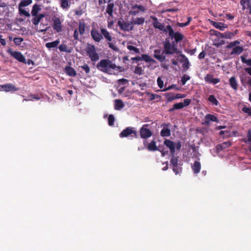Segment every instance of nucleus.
Segmentation results:
<instances>
[{
    "instance_id": "obj_1",
    "label": "nucleus",
    "mask_w": 251,
    "mask_h": 251,
    "mask_svg": "<svg viewBox=\"0 0 251 251\" xmlns=\"http://www.w3.org/2000/svg\"><path fill=\"white\" fill-rule=\"evenodd\" d=\"M178 43L176 42L175 40L171 42L169 39H166L163 44V50H155L153 57L161 63L168 61L169 60H166V55L174 56L175 54L181 52V50L177 47Z\"/></svg>"
},
{
    "instance_id": "obj_2",
    "label": "nucleus",
    "mask_w": 251,
    "mask_h": 251,
    "mask_svg": "<svg viewBox=\"0 0 251 251\" xmlns=\"http://www.w3.org/2000/svg\"><path fill=\"white\" fill-rule=\"evenodd\" d=\"M151 18L153 20L152 24L154 27L159 29L164 32H168V35L171 40H175L176 42H180L183 39L184 35L179 32H174L170 25H169L165 27L164 24L159 23L156 17H151Z\"/></svg>"
},
{
    "instance_id": "obj_3",
    "label": "nucleus",
    "mask_w": 251,
    "mask_h": 251,
    "mask_svg": "<svg viewBox=\"0 0 251 251\" xmlns=\"http://www.w3.org/2000/svg\"><path fill=\"white\" fill-rule=\"evenodd\" d=\"M97 69L109 75H116L123 71V67L117 66L108 59L101 60L97 65Z\"/></svg>"
},
{
    "instance_id": "obj_4",
    "label": "nucleus",
    "mask_w": 251,
    "mask_h": 251,
    "mask_svg": "<svg viewBox=\"0 0 251 251\" xmlns=\"http://www.w3.org/2000/svg\"><path fill=\"white\" fill-rule=\"evenodd\" d=\"M180 53L175 54L174 56V58L171 59L172 63L175 65L177 66L178 64V62L182 63V67L184 71H186L188 70L190 66V63L189 60L184 54Z\"/></svg>"
},
{
    "instance_id": "obj_5",
    "label": "nucleus",
    "mask_w": 251,
    "mask_h": 251,
    "mask_svg": "<svg viewBox=\"0 0 251 251\" xmlns=\"http://www.w3.org/2000/svg\"><path fill=\"white\" fill-rule=\"evenodd\" d=\"M164 144L170 149L171 156H174L175 153V149L177 151H180L182 146L180 141H177L174 143L169 139H165L164 141Z\"/></svg>"
},
{
    "instance_id": "obj_6",
    "label": "nucleus",
    "mask_w": 251,
    "mask_h": 251,
    "mask_svg": "<svg viewBox=\"0 0 251 251\" xmlns=\"http://www.w3.org/2000/svg\"><path fill=\"white\" fill-rule=\"evenodd\" d=\"M85 51L92 61L95 62L99 59V54L96 52L94 45L88 44L85 48Z\"/></svg>"
},
{
    "instance_id": "obj_7",
    "label": "nucleus",
    "mask_w": 251,
    "mask_h": 251,
    "mask_svg": "<svg viewBox=\"0 0 251 251\" xmlns=\"http://www.w3.org/2000/svg\"><path fill=\"white\" fill-rule=\"evenodd\" d=\"M32 0H22L18 5V11L20 15H24L26 17L30 16V13L23 8L31 4Z\"/></svg>"
},
{
    "instance_id": "obj_8",
    "label": "nucleus",
    "mask_w": 251,
    "mask_h": 251,
    "mask_svg": "<svg viewBox=\"0 0 251 251\" xmlns=\"http://www.w3.org/2000/svg\"><path fill=\"white\" fill-rule=\"evenodd\" d=\"M210 32L211 34L215 35L218 37H220L221 38L230 39L234 36V34L230 31H227L224 33H221L218 31L211 29L210 30Z\"/></svg>"
},
{
    "instance_id": "obj_9",
    "label": "nucleus",
    "mask_w": 251,
    "mask_h": 251,
    "mask_svg": "<svg viewBox=\"0 0 251 251\" xmlns=\"http://www.w3.org/2000/svg\"><path fill=\"white\" fill-rule=\"evenodd\" d=\"M131 24H132L131 23L126 22L122 18L119 20L117 23V25L122 30L127 31L133 30V26H131Z\"/></svg>"
},
{
    "instance_id": "obj_10",
    "label": "nucleus",
    "mask_w": 251,
    "mask_h": 251,
    "mask_svg": "<svg viewBox=\"0 0 251 251\" xmlns=\"http://www.w3.org/2000/svg\"><path fill=\"white\" fill-rule=\"evenodd\" d=\"M191 100L190 99H185L184 100L183 102H180L174 104L173 107L171 108H170L168 110V111L170 112H173L175 110L180 109L183 108L185 106H187L191 103Z\"/></svg>"
},
{
    "instance_id": "obj_11",
    "label": "nucleus",
    "mask_w": 251,
    "mask_h": 251,
    "mask_svg": "<svg viewBox=\"0 0 251 251\" xmlns=\"http://www.w3.org/2000/svg\"><path fill=\"white\" fill-rule=\"evenodd\" d=\"M149 126L148 124L144 125L140 129V135L143 139H147L150 137L152 133L151 131L147 127Z\"/></svg>"
},
{
    "instance_id": "obj_12",
    "label": "nucleus",
    "mask_w": 251,
    "mask_h": 251,
    "mask_svg": "<svg viewBox=\"0 0 251 251\" xmlns=\"http://www.w3.org/2000/svg\"><path fill=\"white\" fill-rule=\"evenodd\" d=\"M7 52L19 62L25 63V58L21 52L17 51H12L11 49L7 50Z\"/></svg>"
},
{
    "instance_id": "obj_13",
    "label": "nucleus",
    "mask_w": 251,
    "mask_h": 251,
    "mask_svg": "<svg viewBox=\"0 0 251 251\" xmlns=\"http://www.w3.org/2000/svg\"><path fill=\"white\" fill-rule=\"evenodd\" d=\"M90 33L92 38L96 42H100L103 39L101 32L100 33L95 27H92Z\"/></svg>"
},
{
    "instance_id": "obj_14",
    "label": "nucleus",
    "mask_w": 251,
    "mask_h": 251,
    "mask_svg": "<svg viewBox=\"0 0 251 251\" xmlns=\"http://www.w3.org/2000/svg\"><path fill=\"white\" fill-rule=\"evenodd\" d=\"M52 26L54 30L59 33L62 31V22L58 17H54L52 19Z\"/></svg>"
},
{
    "instance_id": "obj_15",
    "label": "nucleus",
    "mask_w": 251,
    "mask_h": 251,
    "mask_svg": "<svg viewBox=\"0 0 251 251\" xmlns=\"http://www.w3.org/2000/svg\"><path fill=\"white\" fill-rule=\"evenodd\" d=\"M133 134V136L135 138H137L138 135L136 131L133 130V128L131 127H127L126 129H124L120 134V137L121 138L127 137L130 135Z\"/></svg>"
},
{
    "instance_id": "obj_16",
    "label": "nucleus",
    "mask_w": 251,
    "mask_h": 251,
    "mask_svg": "<svg viewBox=\"0 0 251 251\" xmlns=\"http://www.w3.org/2000/svg\"><path fill=\"white\" fill-rule=\"evenodd\" d=\"M1 91H4L6 92L12 91L15 92L19 90V88L16 87L13 84L8 83L4 85H0Z\"/></svg>"
},
{
    "instance_id": "obj_17",
    "label": "nucleus",
    "mask_w": 251,
    "mask_h": 251,
    "mask_svg": "<svg viewBox=\"0 0 251 251\" xmlns=\"http://www.w3.org/2000/svg\"><path fill=\"white\" fill-rule=\"evenodd\" d=\"M204 118L205 121L203 124L206 126H208L211 121L216 122L218 121V118L215 116L210 114L206 115Z\"/></svg>"
},
{
    "instance_id": "obj_18",
    "label": "nucleus",
    "mask_w": 251,
    "mask_h": 251,
    "mask_svg": "<svg viewBox=\"0 0 251 251\" xmlns=\"http://www.w3.org/2000/svg\"><path fill=\"white\" fill-rule=\"evenodd\" d=\"M111 1L112 0H108L107 1L106 13H107L109 16L112 17L115 5L113 2H111Z\"/></svg>"
},
{
    "instance_id": "obj_19",
    "label": "nucleus",
    "mask_w": 251,
    "mask_h": 251,
    "mask_svg": "<svg viewBox=\"0 0 251 251\" xmlns=\"http://www.w3.org/2000/svg\"><path fill=\"white\" fill-rule=\"evenodd\" d=\"M168 124H165L160 131V135L162 137H169L171 135V130L167 127Z\"/></svg>"
},
{
    "instance_id": "obj_20",
    "label": "nucleus",
    "mask_w": 251,
    "mask_h": 251,
    "mask_svg": "<svg viewBox=\"0 0 251 251\" xmlns=\"http://www.w3.org/2000/svg\"><path fill=\"white\" fill-rule=\"evenodd\" d=\"M65 72L66 74L70 76L75 77L76 75L75 70L72 67L66 66L65 68Z\"/></svg>"
},
{
    "instance_id": "obj_21",
    "label": "nucleus",
    "mask_w": 251,
    "mask_h": 251,
    "mask_svg": "<svg viewBox=\"0 0 251 251\" xmlns=\"http://www.w3.org/2000/svg\"><path fill=\"white\" fill-rule=\"evenodd\" d=\"M192 169L195 174H197L200 173L201 169V163L198 161H195L192 166Z\"/></svg>"
},
{
    "instance_id": "obj_22",
    "label": "nucleus",
    "mask_w": 251,
    "mask_h": 251,
    "mask_svg": "<svg viewBox=\"0 0 251 251\" xmlns=\"http://www.w3.org/2000/svg\"><path fill=\"white\" fill-rule=\"evenodd\" d=\"M100 31L102 35V36H104V38L109 42H111L112 40V37L110 35V33L107 30L106 28H101Z\"/></svg>"
},
{
    "instance_id": "obj_23",
    "label": "nucleus",
    "mask_w": 251,
    "mask_h": 251,
    "mask_svg": "<svg viewBox=\"0 0 251 251\" xmlns=\"http://www.w3.org/2000/svg\"><path fill=\"white\" fill-rule=\"evenodd\" d=\"M231 145V143L229 141H226L222 143V144H219L217 146V149L219 151H221L225 150V149L230 147Z\"/></svg>"
},
{
    "instance_id": "obj_24",
    "label": "nucleus",
    "mask_w": 251,
    "mask_h": 251,
    "mask_svg": "<svg viewBox=\"0 0 251 251\" xmlns=\"http://www.w3.org/2000/svg\"><path fill=\"white\" fill-rule=\"evenodd\" d=\"M212 24L215 27L221 30H224L227 27V25L223 23L212 22Z\"/></svg>"
},
{
    "instance_id": "obj_25",
    "label": "nucleus",
    "mask_w": 251,
    "mask_h": 251,
    "mask_svg": "<svg viewBox=\"0 0 251 251\" xmlns=\"http://www.w3.org/2000/svg\"><path fill=\"white\" fill-rule=\"evenodd\" d=\"M229 81L231 87L234 90H237L238 89V84L236 78L234 76H232L230 78Z\"/></svg>"
},
{
    "instance_id": "obj_26",
    "label": "nucleus",
    "mask_w": 251,
    "mask_h": 251,
    "mask_svg": "<svg viewBox=\"0 0 251 251\" xmlns=\"http://www.w3.org/2000/svg\"><path fill=\"white\" fill-rule=\"evenodd\" d=\"M147 149L150 151H159V149L156 145V142L154 140L151 141L148 144Z\"/></svg>"
},
{
    "instance_id": "obj_27",
    "label": "nucleus",
    "mask_w": 251,
    "mask_h": 251,
    "mask_svg": "<svg viewBox=\"0 0 251 251\" xmlns=\"http://www.w3.org/2000/svg\"><path fill=\"white\" fill-rule=\"evenodd\" d=\"M45 16L44 14H38V16H34L32 20V22L33 25H36L39 24L41 19Z\"/></svg>"
},
{
    "instance_id": "obj_28",
    "label": "nucleus",
    "mask_w": 251,
    "mask_h": 251,
    "mask_svg": "<svg viewBox=\"0 0 251 251\" xmlns=\"http://www.w3.org/2000/svg\"><path fill=\"white\" fill-rule=\"evenodd\" d=\"M171 156L172 158L170 160V163L172 167H176L179 164H182L181 161H179L178 156H175V154L174 156Z\"/></svg>"
},
{
    "instance_id": "obj_29",
    "label": "nucleus",
    "mask_w": 251,
    "mask_h": 251,
    "mask_svg": "<svg viewBox=\"0 0 251 251\" xmlns=\"http://www.w3.org/2000/svg\"><path fill=\"white\" fill-rule=\"evenodd\" d=\"M244 50L243 47L241 46H235L234 47L230 52L231 55L237 54L239 55L241 54Z\"/></svg>"
},
{
    "instance_id": "obj_30",
    "label": "nucleus",
    "mask_w": 251,
    "mask_h": 251,
    "mask_svg": "<svg viewBox=\"0 0 251 251\" xmlns=\"http://www.w3.org/2000/svg\"><path fill=\"white\" fill-rule=\"evenodd\" d=\"M41 10L40 6L38 4H35L32 7L31 12L32 16H38L39 12Z\"/></svg>"
},
{
    "instance_id": "obj_31",
    "label": "nucleus",
    "mask_w": 251,
    "mask_h": 251,
    "mask_svg": "<svg viewBox=\"0 0 251 251\" xmlns=\"http://www.w3.org/2000/svg\"><path fill=\"white\" fill-rule=\"evenodd\" d=\"M125 104L121 100H115V109L119 110L123 108Z\"/></svg>"
},
{
    "instance_id": "obj_32",
    "label": "nucleus",
    "mask_w": 251,
    "mask_h": 251,
    "mask_svg": "<svg viewBox=\"0 0 251 251\" xmlns=\"http://www.w3.org/2000/svg\"><path fill=\"white\" fill-rule=\"evenodd\" d=\"M60 43L59 40L57 39L51 42H48L46 44V47L48 49L56 48Z\"/></svg>"
},
{
    "instance_id": "obj_33",
    "label": "nucleus",
    "mask_w": 251,
    "mask_h": 251,
    "mask_svg": "<svg viewBox=\"0 0 251 251\" xmlns=\"http://www.w3.org/2000/svg\"><path fill=\"white\" fill-rule=\"evenodd\" d=\"M86 25L84 22H80L78 24V31L80 35H82L85 32Z\"/></svg>"
},
{
    "instance_id": "obj_34",
    "label": "nucleus",
    "mask_w": 251,
    "mask_h": 251,
    "mask_svg": "<svg viewBox=\"0 0 251 251\" xmlns=\"http://www.w3.org/2000/svg\"><path fill=\"white\" fill-rule=\"evenodd\" d=\"M58 49L60 51L67 53H70L71 52V50L68 48L66 45L65 44H61L59 46Z\"/></svg>"
},
{
    "instance_id": "obj_35",
    "label": "nucleus",
    "mask_w": 251,
    "mask_h": 251,
    "mask_svg": "<svg viewBox=\"0 0 251 251\" xmlns=\"http://www.w3.org/2000/svg\"><path fill=\"white\" fill-rule=\"evenodd\" d=\"M145 19L144 18H137L133 20L131 24L133 25H142L144 24Z\"/></svg>"
},
{
    "instance_id": "obj_36",
    "label": "nucleus",
    "mask_w": 251,
    "mask_h": 251,
    "mask_svg": "<svg viewBox=\"0 0 251 251\" xmlns=\"http://www.w3.org/2000/svg\"><path fill=\"white\" fill-rule=\"evenodd\" d=\"M142 60H144L146 62H154L153 59L149 55L146 54H143L141 55Z\"/></svg>"
},
{
    "instance_id": "obj_37",
    "label": "nucleus",
    "mask_w": 251,
    "mask_h": 251,
    "mask_svg": "<svg viewBox=\"0 0 251 251\" xmlns=\"http://www.w3.org/2000/svg\"><path fill=\"white\" fill-rule=\"evenodd\" d=\"M208 100L211 102L214 105H218L219 104V102L216 99L215 96L213 95H210L208 99Z\"/></svg>"
},
{
    "instance_id": "obj_38",
    "label": "nucleus",
    "mask_w": 251,
    "mask_h": 251,
    "mask_svg": "<svg viewBox=\"0 0 251 251\" xmlns=\"http://www.w3.org/2000/svg\"><path fill=\"white\" fill-rule=\"evenodd\" d=\"M182 164H179L176 167H172L173 170L176 175H178L181 173L182 170Z\"/></svg>"
},
{
    "instance_id": "obj_39",
    "label": "nucleus",
    "mask_w": 251,
    "mask_h": 251,
    "mask_svg": "<svg viewBox=\"0 0 251 251\" xmlns=\"http://www.w3.org/2000/svg\"><path fill=\"white\" fill-rule=\"evenodd\" d=\"M241 59L243 63L246 64L248 66L251 67V59H247L244 56H241Z\"/></svg>"
},
{
    "instance_id": "obj_40",
    "label": "nucleus",
    "mask_w": 251,
    "mask_h": 251,
    "mask_svg": "<svg viewBox=\"0 0 251 251\" xmlns=\"http://www.w3.org/2000/svg\"><path fill=\"white\" fill-rule=\"evenodd\" d=\"M70 0H60L61 7L63 9H68L70 6L69 1Z\"/></svg>"
},
{
    "instance_id": "obj_41",
    "label": "nucleus",
    "mask_w": 251,
    "mask_h": 251,
    "mask_svg": "<svg viewBox=\"0 0 251 251\" xmlns=\"http://www.w3.org/2000/svg\"><path fill=\"white\" fill-rule=\"evenodd\" d=\"M13 41L16 45L20 46L24 41V39L22 37H15L13 39Z\"/></svg>"
},
{
    "instance_id": "obj_42",
    "label": "nucleus",
    "mask_w": 251,
    "mask_h": 251,
    "mask_svg": "<svg viewBox=\"0 0 251 251\" xmlns=\"http://www.w3.org/2000/svg\"><path fill=\"white\" fill-rule=\"evenodd\" d=\"M143 70L140 66H137L135 68L134 73L138 75H141L143 74Z\"/></svg>"
},
{
    "instance_id": "obj_43",
    "label": "nucleus",
    "mask_w": 251,
    "mask_h": 251,
    "mask_svg": "<svg viewBox=\"0 0 251 251\" xmlns=\"http://www.w3.org/2000/svg\"><path fill=\"white\" fill-rule=\"evenodd\" d=\"M115 121V118L113 115H110L108 117V125L110 126H112L114 125Z\"/></svg>"
},
{
    "instance_id": "obj_44",
    "label": "nucleus",
    "mask_w": 251,
    "mask_h": 251,
    "mask_svg": "<svg viewBox=\"0 0 251 251\" xmlns=\"http://www.w3.org/2000/svg\"><path fill=\"white\" fill-rule=\"evenodd\" d=\"M242 111L244 113H247L249 116H251V107H249L244 106L242 108Z\"/></svg>"
},
{
    "instance_id": "obj_45",
    "label": "nucleus",
    "mask_w": 251,
    "mask_h": 251,
    "mask_svg": "<svg viewBox=\"0 0 251 251\" xmlns=\"http://www.w3.org/2000/svg\"><path fill=\"white\" fill-rule=\"evenodd\" d=\"M190 78V76L187 75H184L182 76L181 79V81L182 85H185L187 81L189 80Z\"/></svg>"
},
{
    "instance_id": "obj_46",
    "label": "nucleus",
    "mask_w": 251,
    "mask_h": 251,
    "mask_svg": "<svg viewBox=\"0 0 251 251\" xmlns=\"http://www.w3.org/2000/svg\"><path fill=\"white\" fill-rule=\"evenodd\" d=\"M127 48L129 50H133V51H134L136 53H139V49L137 48L136 47H134L133 46L128 45L127 47Z\"/></svg>"
},
{
    "instance_id": "obj_47",
    "label": "nucleus",
    "mask_w": 251,
    "mask_h": 251,
    "mask_svg": "<svg viewBox=\"0 0 251 251\" xmlns=\"http://www.w3.org/2000/svg\"><path fill=\"white\" fill-rule=\"evenodd\" d=\"M79 67H81L86 74H89L90 72V67L86 64H84L83 66H80Z\"/></svg>"
},
{
    "instance_id": "obj_48",
    "label": "nucleus",
    "mask_w": 251,
    "mask_h": 251,
    "mask_svg": "<svg viewBox=\"0 0 251 251\" xmlns=\"http://www.w3.org/2000/svg\"><path fill=\"white\" fill-rule=\"evenodd\" d=\"M214 79V78L213 77V75L210 74L206 75L205 76V78H204L205 81L209 82L210 83L211 82V81H212V79Z\"/></svg>"
},
{
    "instance_id": "obj_49",
    "label": "nucleus",
    "mask_w": 251,
    "mask_h": 251,
    "mask_svg": "<svg viewBox=\"0 0 251 251\" xmlns=\"http://www.w3.org/2000/svg\"><path fill=\"white\" fill-rule=\"evenodd\" d=\"M249 3V0H241L240 4L242 6L243 9L245 10L246 8V5Z\"/></svg>"
},
{
    "instance_id": "obj_50",
    "label": "nucleus",
    "mask_w": 251,
    "mask_h": 251,
    "mask_svg": "<svg viewBox=\"0 0 251 251\" xmlns=\"http://www.w3.org/2000/svg\"><path fill=\"white\" fill-rule=\"evenodd\" d=\"M157 84L160 88L163 87V81L160 78L158 77L157 80Z\"/></svg>"
},
{
    "instance_id": "obj_51",
    "label": "nucleus",
    "mask_w": 251,
    "mask_h": 251,
    "mask_svg": "<svg viewBox=\"0 0 251 251\" xmlns=\"http://www.w3.org/2000/svg\"><path fill=\"white\" fill-rule=\"evenodd\" d=\"M247 142H250L251 143V130L249 129L248 131L247 134Z\"/></svg>"
},
{
    "instance_id": "obj_52",
    "label": "nucleus",
    "mask_w": 251,
    "mask_h": 251,
    "mask_svg": "<svg viewBox=\"0 0 251 251\" xmlns=\"http://www.w3.org/2000/svg\"><path fill=\"white\" fill-rule=\"evenodd\" d=\"M118 81L120 84H125L128 83V80L126 79H125V78L120 79L118 80Z\"/></svg>"
},
{
    "instance_id": "obj_53",
    "label": "nucleus",
    "mask_w": 251,
    "mask_h": 251,
    "mask_svg": "<svg viewBox=\"0 0 251 251\" xmlns=\"http://www.w3.org/2000/svg\"><path fill=\"white\" fill-rule=\"evenodd\" d=\"M74 39L75 40H79L78 32L77 29H75L74 31Z\"/></svg>"
},
{
    "instance_id": "obj_54",
    "label": "nucleus",
    "mask_w": 251,
    "mask_h": 251,
    "mask_svg": "<svg viewBox=\"0 0 251 251\" xmlns=\"http://www.w3.org/2000/svg\"><path fill=\"white\" fill-rule=\"evenodd\" d=\"M205 56V51L203 50L201 51L199 55V58L200 59H203Z\"/></svg>"
},
{
    "instance_id": "obj_55",
    "label": "nucleus",
    "mask_w": 251,
    "mask_h": 251,
    "mask_svg": "<svg viewBox=\"0 0 251 251\" xmlns=\"http://www.w3.org/2000/svg\"><path fill=\"white\" fill-rule=\"evenodd\" d=\"M185 97H186V95L184 94L177 93L176 95V99L184 98Z\"/></svg>"
},
{
    "instance_id": "obj_56",
    "label": "nucleus",
    "mask_w": 251,
    "mask_h": 251,
    "mask_svg": "<svg viewBox=\"0 0 251 251\" xmlns=\"http://www.w3.org/2000/svg\"><path fill=\"white\" fill-rule=\"evenodd\" d=\"M2 36L0 35V43L2 46H5L6 44V41H5V40L4 39H2Z\"/></svg>"
},
{
    "instance_id": "obj_57",
    "label": "nucleus",
    "mask_w": 251,
    "mask_h": 251,
    "mask_svg": "<svg viewBox=\"0 0 251 251\" xmlns=\"http://www.w3.org/2000/svg\"><path fill=\"white\" fill-rule=\"evenodd\" d=\"M75 15H78V16H80L83 14V11L82 9H79L78 10H75Z\"/></svg>"
},
{
    "instance_id": "obj_58",
    "label": "nucleus",
    "mask_w": 251,
    "mask_h": 251,
    "mask_svg": "<svg viewBox=\"0 0 251 251\" xmlns=\"http://www.w3.org/2000/svg\"><path fill=\"white\" fill-rule=\"evenodd\" d=\"M108 46L111 49H113L114 50H117V48L115 47V46L113 45V44H112V43H110V42H108Z\"/></svg>"
},
{
    "instance_id": "obj_59",
    "label": "nucleus",
    "mask_w": 251,
    "mask_h": 251,
    "mask_svg": "<svg viewBox=\"0 0 251 251\" xmlns=\"http://www.w3.org/2000/svg\"><path fill=\"white\" fill-rule=\"evenodd\" d=\"M240 81H241V83H242L243 85H245V79L244 78V75H240Z\"/></svg>"
},
{
    "instance_id": "obj_60",
    "label": "nucleus",
    "mask_w": 251,
    "mask_h": 251,
    "mask_svg": "<svg viewBox=\"0 0 251 251\" xmlns=\"http://www.w3.org/2000/svg\"><path fill=\"white\" fill-rule=\"evenodd\" d=\"M233 47H235L234 44L233 42H230L227 46L226 48L227 49H230L232 48Z\"/></svg>"
},
{
    "instance_id": "obj_61",
    "label": "nucleus",
    "mask_w": 251,
    "mask_h": 251,
    "mask_svg": "<svg viewBox=\"0 0 251 251\" xmlns=\"http://www.w3.org/2000/svg\"><path fill=\"white\" fill-rule=\"evenodd\" d=\"M245 71L246 73H247L250 75L251 76V67H247L245 68Z\"/></svg>"
},
{
    "instance_id": "obj_62",
    "label": "nucleus",
    "mask_w": 251,
    "mask_h": 251,
    "mask_svg": "<svg viewBox=\"0 0 251 251\" xmlns=\"http://www.w3.org/2000/svg\"><path fill=\"white\" fill-rule=\"evenodd\" d=\"M220 82V79L219 78H214L212 79V81L210 83H213V84H216Z\"/></svg>"
},
{
    "instance_id": "obj_63",
    "label": "nucleus",
    "mask_w": 251,
    "mask_h": 251,
    "mask_svg": "<svg viewBox=\"0 0 251 251\" xmlns=\"http://www.w3.org/2000/svg\"><path fill=\"white\" fill-rule=\"evenodd\" d=\"M131 59L133 60H135L136 61H139L142 60L141 56H136L135 57H132Z\"/></svg>"
},
{
    "instance_id": "obj_64",
    "label": "nucleus",
    "mask_w": 251,
    "mask_h": 251,
    "mask_svg": "<svg viewBox=\"0 0 251 251\" xmlns=\"http://www.w3.org/2000/svg\"><path fill=\"white\" fill-rule=\"evenodd\" d=\"M226 18L228 20H232L234 18V16L230 14H226Z\"/></svg>"
}]
</instances>
